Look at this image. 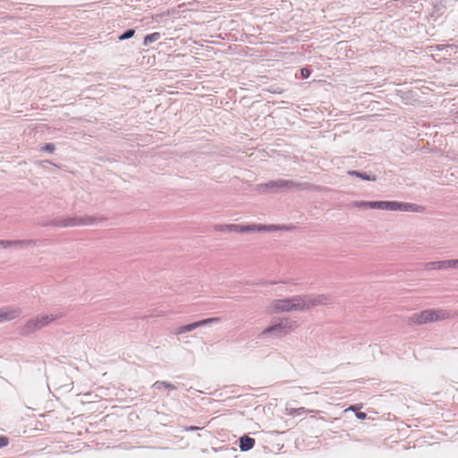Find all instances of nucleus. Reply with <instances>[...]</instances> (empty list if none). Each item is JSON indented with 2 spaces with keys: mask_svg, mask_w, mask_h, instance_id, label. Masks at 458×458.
I'll return each instance as SVG.
<instances>
[{
  "mask_svg": "<svg viewBox=\"0 0 458 458\" xmlns=\"http://www.w3.org/2000/svg\"><path fill=\"white\" fill-rule=\"evenodd\" d=\"M98 217L93 216H74L67 217H55L52 219H43L38 222L41 226L55 227H74L93 225L98 221Z\"/></svg>",
  "mask_w": 458,
  "mask_h": 458,
  "instance_id": "f257e3e1",
  "label": "nucleus"
},
{
  "mask_svg": "<svg viewBox=\"0 0 458 458\" xmlns=\"http://www.w3.org/2000/svg\"><path fill=\"white\" fill-rule=\"evenodd\" d=\"M371 209L401 212H421L424 208L414 203L401 202L395 200H371Z\"/></svg>",
  "mask_w": 458,
  "mask_h": 458,
  "instance_id": "f03ea898",
  "label": "nucleus"
},
{
  "mask_svg": "<svg viewBox=\"0 0 458 458\" xmlns=\"http://www.w3.org/2000/svg\"><path fill=\"white\" fill-rule=\"evenodd\" d=\"M450 318V312L440 309H428L411 317V322L417 325H423L429 322L445 320Z\"/></svg>",
  "mask_w": 458,
  "mask_h": 458,
  "instance_id": "7ed1b4c3",
  "label": "nucleus"
},
{
  "mask_svg": "<svg viewBox=\"0 0 458 458\" xmlns=\"http://www.w3.org/2000/svg\"><path fill=\"white\" fill-rule=\"evenodd\" d=\"M294 326L295 322L290 321L286 318L272 320L271 324L262 331L261 335H272L277 338L283 337L292 331Z\"/></svg>",
  "mask_w": 458,
  "mask_h": 458,
  "instance_id": "20e7f679",
  "label": "nucleus"
},
{
  "mask_svg": "<svg viewBox=\"0 0 458 458\" xmlns=\"http://www.w3.org/2000/svg\"><path fill=\"white\" fill-rule=\"evenodd\" d=\"M293 180L277 179L257 185V190L262 193H278L290 191Z\"/></svg>",
  "mask_w": 458,
  "mask_h": 458,
  "instance_id": "39448f33",
  "label": "nucleus"
},
{
  "mask_svg": "<svg viewBox=\"0 0 458 458\" xmlns=\"http://www.w3.org/2000/svg\"><path fill=\"white\" fill-rule=\"evenodd\" d=\"M220 320H221V318H217V317L200 319L199 321H195V322L179 327L178 328L175 329V334L183 335L188 332L193 331L198 327H205V326H208V325H210L213 323H217Z\"/></svg>",
  "mask_w": 458,
  "mask_h": 458,
  "instance_id": "423d86ee",
  "label": "nucleus"
},
{
  "mask_svg": "<svg viewBox=\"0 0 458 458\" xmlns=\"http://www.w3.org/2000/svg\"><path fill=\"white\" fill-rule=\"evenodd\" d=\"M256 225H245L238 224L230 225H219L216 226V229L222 232H233L239 233H245L249 232H256Z\"/></svg>",
  "mask_w": 458,
  "mask_h": 458,
  "instance_id": "0eeeda50",
  "label": "nucleus"
},
{
  "mask_svg": "<svg viewBox=\"0 0 458 458\" xmlns=\"http://www.w3.org/2000/svg\"><path fill=\"white\" fill-rule=\"evenodd\" d=\"M292 310H304L309 309L308 295H296L288 298Z\"/></svg>",
  "mask_w": 458,
  "mask_h": 458,
  "instance_id": "6e6552de",
  "label": "nucleus"
},
{
  "mask_svg": "<svg viewBox=\"0 0 458 458\" xmlns=\"http://www.w3.org/2000/svg\"><path fill=\"white\" fill-rule=\"evenodd\" d=\"M35 240H0V247L6 249L9 247H28L35 245Z\"/></svg>",
  "mask_w": 458,
  "mask_h": 458,
  "instance_id": "1a4fd4ad",
  "label": "nucleus"
},
{
  "mask_svg": "<svg viewBox=\"0 0 458 458\" xmlns=\"http://www.w3.org/2000/svg\"><path fill=\"white\" fill-rule=\"evenodd\" d=\"M320 190V187L307 182H298L293 181V185L290 186V191H318Z\"/></svg>",
  "mask_w": 458,
  "mask_h": 458,
  "instance_id": "9d476101",
  "label": "nucleus"
},
{
  "mask_svg": "<svg viewBox=\"0 0 458 458\" xmlns=\"http://www.w3.org/2000/svg\"><path fill=\"white\" fill-rule=\"evenodd\" d=\"M454 262L451 259L438 260V261H431L426 264V267L431 270H445L452 268L451 265Z\"/></svg>",
  "mask_w": 458,
  "mask_h": 458,
  "instance_id": "9b49d317",
  "label": "nucleus"
},
{
  "mask_svg": "<svg viewBox=\"0 0 458 458\" xmlns=\"http://www.w3.org/2000/svg\"><path fill=\"white\" fill-rule=\"evenodd\" d=\"M347 174L360 178L363 181H369V182L377 181V175L370 172H365V171H360V170H349V171H347Z\"/></svg>",
  "mask_w": 458,
  "mask_h": 458,
  "instance_id": "f8f14e48",
  "label": "nucleus"
},
{
  "mask_svg": "<svg viewBox=\"0 0 458 458\" xmlns=\"http://www.w3.org/2000/svg\"><path fill=\"white\" fill-rule=\"evenodd\" d=\"M19 310L12 308H4L0 310V323L4 321H10L16 318L20 315Z\"/></svg>",
  "mask_w": 458,
  "mask_h": 458,
  "instance_id": "ddd939ff",
  "label": "nucleus"
},
{
  "mask_svg": "<svg viewBox=\"0 0 458 458\" xmlns=\"http://www.w3.org/2000/svg\"><path fill=\"white\" fill-rule=\"evenodd\" d=\"M239 448L242 452H248L251 450L256 443V440L253 437H250L247 435H243L239 438Z\"/></svg>",
  "mask_w": 458,
  "mask_h": 458,
  "instance_id": "4468645a",
  "label": "nucleus"
},
{
  "mask_svg": "<svg viewBox=\"0 0 458 458\" xmlns=\"http://www.w3.org/2000/svg\"><path fill=\"white\" fill-rule=\"evenodd\" d=\"M273 308L275 310L279 311V312L293 311L291 304L289 303L288 298L274 301Z\"/></svg>",
  "mask_w": 458,
  "mask_h": 458,
  "instance_id": "2eb2a0df",
  "label": "nucleus"
},
{
  "mask_svg": "<svg viewBox=\"0 0 458 458\" xmlns=\"http://www.w3.org/2000/svg\"><path fill=\"white\" fill-rule=\"evenodd\" d=\"M328 297L324 294L308 295L309 309L317 305L327 304Z\"/></svg>",
  "mask_w": 458,
  "mask_h": 458,
  "instance_id": "dca6fc26",
  "label": "nucleus"
},
{
  "mask_svg": "<svg viewBox=\"0 0 458 458\" xmlns=\"http://www.w3.org/2000/svg\"><path fill=\"white\" fill-rule=\"evenodd\" d=\"M34 332H36L35 324L30 318L24 326L21 327V335L23 336H28Z\"/></svg>",
  "mask_w": 458,
  "mask_h": 458,
  "instance_id": "f3484780",
  "label": "nucleus"
},
{
  "mask_svg": "<svg viewBox=\"0 0 458 458\" xmlns=\"http://www.w3.org/2000/svg\"><path fill=\"white\" fill-rule=\"evenodd\" d=\"M39 320L41 321L42 327H45L52 321L56 320L57 318L62 317V314H50V315H42L38 316Z\"/></svg>",
  "mask_w": 458,
  "mask_h": 458,
  "instance_id": "a211bd4d",
  "label": "nucleus"
},
{
  "mask_svg": "<svg viewBox=\"0 0 458 458\" xmlns=\"http://www.w3.org/2000/svg\"><path fill=\"white\" fill-rule=\"evenodd\" d=\"M348 207L350 208H362V209H369L371 208V201L368 200H355L351 202Z\"/></svg>",
  "mask_w": 458,
  "mask_h": 458,
  "instance_id": "6ab92c4d",
  "label": "nucleus"
},
{
  "mask_svg": "<svg viewBox=\"0 0 458 458\" xmlns=\"http://www.w3.org/2000/svg\"><path fill=\"white\" fill-rule=\"evenodd\" d=\"M160 38H161V34L159 32H153L150 34H147L143 39V46L147 47V46L150 45L151 43L157 41Z\"/></svg>",
  "mask_w": 458,
  "mask_h": 458,
  "instance_id": "aec40b11",
  "label": "nucleus"
},
{
  "mask_svg": "<svg viewBox=\"0 0 458 458\" xmlns=\"http://www.w3.org/2000/svg\"><path fill=\"white\" fill-rule=\"evenodd\" d=\"M152 386L156 389H161V388H165L168 390L177 389V386L175 385L169 383L167 381H156Z\"/></svg>",
  "mask_w": 458,
  "mask_h": 458,
  "instance_id": "412c9836",
  "label": "nucleus"
},
{
  "mask_svg": "<svg viewBox=\"0 0 458 458\" xmlns=\"http://www.w3.org/2000/svg\"><path fill=\"white\" fill-rule=\"evenodd\" d=\"M256 232H275L279 231V225H256Z\"/></svg>",
  "mask_w": 458,
  "mask_h": 458,
  "instance_id": "4be33fe9",
  "label": "nucleus"
},
{
  "mask_svg": "<svg viewBox=\"0 0 458 458\" xmlns=\"http://www.w3.org/2000/svg\"><path fill=\"white\" fill-rule=\"evenodd\" d=\"M135 34L134 29H127L118 36V40L123 41L132 38Z\"/></svg>",
  "mask_w": 458,
  "mask_h": 458,
  "instance_id": "5701e85b",
  "label": "nucleus"
},
{
  "mask_svg": "<svg viewBox=\"0 0 458 458\" xmlns=\"http://www.w3.org/2000/svg\"><path fill=\"white\" fill-rule=\"evenodd\" d=\"M41 150L53 153L55 150V145L54 143H46L41 147Z\"/></svg>",
  "mask_w": 458,
  "mask_h": 458,
  "instance_id": "b1692460",
  "label": "nucleus"
},
{
  "mask_svg": "<svg viewBox=\"0 0 458 458\" xmlns=\"http://www.w3.org/2000/svg\"><path fill=\"white\" fill-rule=\"evenodd\" d=\"M300 72L302 79H308L311 74V70L308 67H303L300 70Z\"/></svg>",
  "mask_w": 458,
  "mask_h": 458,
  "instance_id": "393cba45",
  "label": "nucleus"
},
{
  "mask_svg": "<svg viewBox=\"0 0 458 458\" xmlns=\"http://www.w3.org/2000/svg\"><path fill=\"white\" fill-rule=\"evenodd\" d=\"M9 444V438L5 436L0 435V448L7 446Z\"/></svg>",
  "mask_w": 458,
  "mask_h": 458,
  "instance_id": "a878e982",
  "label": "nucleus"
},
{
  "mask_svg": "<svg viewBox=\"0 0 458 458\" xmlns=\"http://www.w3.org/2000/svg\"><path fill=\"white\" fill-rule=\"evenodd\" d=\"M257 284H259V285H273V284H278V282L277 281H272V280H270V281L258 280Z\"/></svg>",
  "mask_w": 458,
  "mask_h": 458,
  "instance_id": "bb28decb",
  "label": "nucleus"
},
{
  "mask_svg": "<svg viewBox=\"0 0 458 458\" xmlns=\"http://www.w3.org/2000/svg\"><path fill=\"white\" fill-rule=\"evenodd\" d=\"M31 319H32V321H33V322H34V324H35L36 331L40 330L41 328H43V327H42L41 321L39 320V318H38V316H37V317H35V318H31Z\"/></svg>",
  "mask_w": 458,
  "mask_h": 458,
  "instance_id": "cd10ccee",
  "label": "nucleus"
},
{
  "mask_svg": "<svg viewBox=\"0 0 458 458\" xmlns=\"http://www.w3.org/2000/svg\"><path fill=\"white\" fill-rule=\"evenodd\" d=\"M31 319H32V321H33V322H34V324H35L36 331L40 330L41 328H43V327H42L41 321L39 320V318H38V316H37V317H35V318H31Z\"/></svg>",
  "mask_w": 458,
  "mask_h": 458,
  "instance_id": "c85d7f7f",
  "label": "nucleus"
},
{
  "mask_svg": "<svg viewBox=\"0 0 458 458\" xmlns=\"http://www.w3.org/2000/svg\"><path fill=\"white\" fill-rule=\"evenodd\" d=\"M294 229H295L294 225H279V231L280 230H283V231H293Z\"/></svg>",
  "mask_w": 458,
  "mask_h": 458,
  "instance_id": "c756f323",
  "label": "nucleus"
},
{
  "mask_svg": "<svg viewBox=\"0 0 458 458\" xmlns=\"http://www.w3.org/2000/svg\"><path fill=\"white\" fill-rule=\"evenodd\" d=\"M355 416L357 419L360 420H363L367 418V414L363 411H356L355 412Z\"/></svg>",
  "mask_w": 458,
  "mask_h": 458,
  "instance_id": "7c9ffc66",
  "label": "nucleus"
},
{
  "mask_svg": "<svg viewBox=\"0 0 458 458\" xmlns=\"http://www.w3.org/2000/svg\"><path fill=\"white\" fill-rule=\"evenodd\" d=\"M436 47L437 50L442 51L445 48H448V47L454 48V46L453 45H437Z\"/></svg>",
  "mask_w": 458,
  "mask_h": 458,
  "instance_id": "2f4dec72",
  "label": "nucleus"
},
{
  "mask_svg": "<svg viewBox=\"0 0 458 458\" xmlns=\"http://www.w3.org/2000/svg\"><path fill=\"white\" fill-rule=\"evenodd\" d=\"M199 429H201V428L197 427V426H190V427H186L185 428L186 431H197V430H199Z\"/></svg>",
  "mask_w": 458,
  "mask_h": 458,
  "instance_id": "473e14b6",
  "label": "nucleus"
},
{
  "mask_svg": "<svg viewBox=\"0 0 458 458\" xmlns=\"http://www.w3.org/2000/svg\"><path fill=\"white\" fill-rule=\"evenodd\" d=\"M257 283H258V280H255V281H246L244 283V284L250 285V286H257V285H259V284H257Z\"/></svg>",
  "mask_w": 458,
  "mask_h": 458,
  "instance_id": "72a5a7b5",
  "label": "nucleus"
},
{
  "mask_svg": "<svg viewBox=\"0 0 458 458\" xmlns=\"http://www.w3.org/2000/svg\"><path fill=\"white\" fill-rule=\"evenodd\" d=\"M454 263L451 265L452 268H458V259H451Z\"/></svg>",
  "mask_w": 458,
  "mask_h": 458,
  "instance_id": "f704fd0d",
  "label": "nucleus"
},
{
  "mask_svg": "<svg viewBox=\"0 0 458 458\" xmlns=\"http://www.w3.org/2000/svg\"><path fill=\"white\" fill-rule=\"evenodd\" d=\"M297 411H299V413L306 411L304 407L299 408Z\"/></svg>",
  "mask_w": 458,
  "mask_h": 458,
  "instance_id": "c9c22d12",
  "label": "nucleus"
},
{
  "mask_svg": "<svg viewBox=\"0 0 458 458\" xmlns=\"http://www.w3.org/2000/svg\"><path fill=\"white\" fill-rule=\"evenodd\" d=\"M351 409L355 411V409H357V405H353Z\"/></svg>",
  "mask_w": 458,
  "mask_h": 458,
  "instance_id": "e433bc0d",
  "label": "nucleus"
},
{
  "mask_svg": "<svg viewBox=\"0 0 458 458\" xmlns=\"http://www.w3.org/2000/svg\"><path fill=\"white\" fill-rule=\"evenodd\" d=\"M150 316L153 317L154 315H150ZM156 316L160 317L161 314H157Z\"/></svg>",
  "mask_w": 458,
  "mask_h": 458,
  "instance_id": "4c0bfd02",
  "label": "nucleus"
}]
</instances>
